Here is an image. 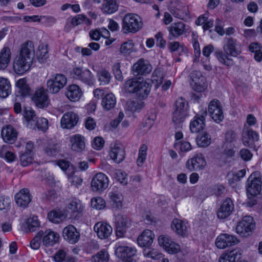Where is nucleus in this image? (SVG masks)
<instances>
[{
	"label": "nucleus",
	"mask_w": 262,
	"mask_h": 262,
	"mask_svg": "<svg viewBox=\"0 0 262 262\" xmlns=\"http://www.w3.org/2000/svg\"><path fill=\"white\" fill-rule=\"evenodd\" d=\"M223 51L216 50L214 55L221 64L227 67L233 66V60L230 57H236L242 53V45L236 39L232 37L226 38L223 47Z\"/></svg>",
	"instance_id": "nucleus-1"
},
{
	"label": "nucleus",
	"mask_w": 262,
	"mask_h": 262,
	"mask_svg": "<svg viewBox=\"0 0 262 262\" xmlns=\"http://www.w3.org/2000/svg\"><path fill=\"white\" fill-rule=\"evenodd\" d=\"M150 87L149 83L141 79H128L124 84V89L126 92L136 94L141 99H144L148 96Z\"/></svg>",
	"instance_id": "nucleus-2"
},
{
	"label": "nucleus",
	"mask_w": 262,
	"mask_h": 262,
	"mask_svg": "<svg viewBox=\"0 0 262 262\" xmlns=\"http://www.w3.org/2000/svg\"><path fill=\"white\" fill-rule=\"evenodd\" d=\"M262 181L260 174L255 171L251 174L246 183L247 194L249 198L258 195L261 190Z\"/></svg>",
	"instance_id": "nucleus-3"
},
{
	"label": "nucleus",
	"mask_w": 262,
	"mask_h": 262,
	"mask_svg": "<svg viewBox=\"0 0 262 262\" xmlns=\"http://www.w3.org/2000/svg\"><path fill=\"white\" fill-rule=\"evenodd\" d=\"M142 26L141 18L136 14H127L123 18L122 29L126 33H136L142 28Z\"/></svg>",
	"instance_id": "nucleus-4"
},
{
	"label": "nucleus",
	"mask_w": 262,
	"mask_h": 262,
	"mask_svg": "<svg viewBox=\"0 0 262 262\" xmlns=\"http://www.w3.org/2000/svg\"><path fill=\"white\" fill-rule=\"evenodd\" d=\"M67 79L62 74L52 75L47 81V87L48 91L52 94L58 93L67 84Z\"/></svg>",
	"instance_id": "nucleus-5"
},
{
	"label": "nucleus",
	"mask_w": 262,
	"mask_h": 262,
	"mask_svg": "<svg viewBox=\"0 0 262 262\" xmlns=\"http://www.w3.org/2000/svg\"><path fill=\"white\" fill-rule=\"evenodd\" d=\"M255 227V224L252 217L245 216L239 222L236 227L237 234L243 237H247L252 234Z\"/></svg>",
	"instance_id": "nucleus-6"
},
{
	"label": "nucleus",
	"mask_w": 262,
	"mask_h": 262,
	"mask_svg": "<svg viewBox=\"0 0 262 262\" xmlns=\"http://www.w3.org/2000/svg\"><path fill=\"white\" fill-rule=\"evenodd\" d=\"M109 184L108 178L102 172L96 173L92 178L91 188L92 191L100 193L106 189Z\"/></svg>",
	"instance_id": "nucleus-7"
},
{
	"label": "nucleus",
	"mask_w": 262,
	"mask_h": 262,
	"mask_svg": "<svg viewBox=\"0 0 262 262\" xmlns=\"http://www.w3.org/2000/svg\"><path fill=\"white\" fill-rule=\"evenodd\" d=\"M32 63L33 61L29 58L18 55L14 59L13 69L16 74L23 75L30 69Z\"/></svg>",
	"instance_id": "nucleus-8"
},
{
	"label": "nucleus",
	"mask_w": 262,
	"mask_h": 262,
	"mask_svg": "<svg viewBox=\"0 0 262 262\" xmlns=\"http://www.w3.org/2000/svg\"><path fill=\"white\" fill-rule=\"evenodd\" d=\"M48 91L43 87H39L32 95V99L38 108H43L48 106L50 99Z\"/></svg>",
	"instance_id": "nucleus-9"
},
{
	"label": "nucleus",
	"mask_w": 262,
	"mask_h": 262,
	"mask_svg": "<svg viewBox=\"0 0 262 262\" xmlns=\"http://www.w3.org/2000/svg\"><path fill=\"white\" fill-rule=\"evenodd\" d=\"M169 32L168 39H177L189 32V27L182 21L172 23L167 27Z\"/></svg>",
	"instance_id": "nucleus-10"
},
{
	"label": "nucleus",
	"mask_w": 262,
	"mask_h": 262,
	"mask_svg": "<svg viewBox=\"0 0 262 262\" xmlns=\"http://www.w3.org/2000/svg\"><path fill=\"white\" fill-rule=\"evenodd\" d=\"M72 74L74 78L89 85H92L94 83V76L89 69L79 67L75 68L72 71Z\"/></svg>",
	"instance_id": "nucleus-11"
},
{
	"label": "nucleus",
	"mask_w": 262,
	"mask_h": 262,
	"mask_svg": "<svg viewBox=\"0 0 262 262\" xmlns=\"http://www.w3.org/2000/svg\"><path fill=\"white\" fill-rule=\"evenodd\" d=\"M136 252L135 248L125 246H119L115 250L116 256L123 262H136L134 260Z\"/></svg>",
	"instance_id": "nucleus-12"
},
{
	"label": "nucleus",
	"mask_w": 262,
	"mask_h": 262,
	"mask_svg": "<svg viewBox=\"0 0 262 262\" xmlns=\"http://www.w3.org/2000/svg\"><path fill=\"white\" fill-rule=\"evenodd\" d=\"M158 243L161 247L171 254H174L180 251V246L172 241L170 236L161 235L158 237Z\"/></svg>",
	"instance_id": "nucleus-13"
},
{
	"label": "nucleus",
	"mask_w": 262,
	"mask_h": 262,
	"mask_svg": "<svg viewBox=\"0 0 262 262\" xmlns=\"http://www.w3.org/2000/svg\"><path fill=\"white\" fill-rule=\"evenodd\" d=\"M208 113L212 119L220 123L224 119V114L221 102L217 99L212 100L208 105Z\"/></svg>",
	"instance_id": "nucleus-14"
},
{
	"label": "nucleus",
	"mask_w": 262,
	"mask_h": 262,
	"mask_svg": "<svg viewBox=\"0 0 262 262\" xmlns=\"http://www.w3.org/2000/svg\"><path fill=\"white\" fill-rule=\"evenodd\" d=\"M191 80V85L192 88L196 92H201L206 88V79L201 72L193 71L190 74Z\"/></svg>",
	"instance_id": "nucleus-15"
},
{
	"label": "nucleus",
	"mask_w": 262,
	"mask_h": 262,
	"mask_svg": "<svg viewBox=\"0 0 262 262\" xmlns=\"http://www.w3.org/2000/svg\"><path fill=\"white\" fill-rule=\"evenodd\" d=\"M130 219L125 214H119L115 216L117 234L123 236L126 230L132 225Z\"/></svg>",
	"instance_id": "nucleus-16"
},
{
	"label": "nucleus",
	"mask_w": 262,
	"mask_h": 262,
	"mask_svg": "<svg viewBox=\"0 0 262 262\" xmlns=\"http://www.w3.org/2000/svg\"><path fill=\"white\" fill-rule=\"evenodd\" d=\"M239 242L234 235L227 233H223L219 235L215 240V245L221 249L237 244Z\"/></svg>",
	"instance_id": "nucleus-17"
},
{
	"label": "nucleus",
	"mask_w": 262,
	"mask_h": 262,
	"mask_svg": "<svg viewBox=\"0 0 262 262\" xmlns=\"http://www.w3.org/2000/svg\"><path fill=\"white\" fill-rule=\"evenodd\" d=\"M171 230L178 236L184 237L188 235L189 226L187 222L174 218L170 224Z\"/></svg>",
	"instance_id": "nucleus-18"
},
{
	"label": "nucleus",
	"mask_w": 262,
	"mask_h": 262,
	"mask_svg": "<svg viewBox=\"0 0 262 262\" xmlns=\"http://www.w3.org/2000/svg\"><path fill=\"white\" fill-rule=\"evenodd\" d=\"M206 164L204 157L201 154H198L187 160L186 166L190 171H199L205 167Z\"/></svg>",
	"instance_id": "nucleus-19"
},
{
	"label": "nucleus",
	"mask_w": 262,
	"mask_h": 262,
	"mask_svg": "<svg viewBox=\"0 0 262 262\" xmlns=\"http://www.w3.org/2000/svg\"><path fill=\"white\" fill-rule=\"evenodd\" d=\"M125 150L123 146L120 143L115 142L110 146L109 156L117 163H120L125 159Z\"/></svg>",
	"instance_id": "nucleus-20"
},
{
	"label": "nucleus",
	"mask_w": 262,
	"mask_h": 262,
	"mask_svg": "<svg viewBox=\"0 0 262 262\" xmlns=\"http://www.w3.org/2000/svg\"><path fill=\"white\" fill-rule=\"evenodd\" d=\"M234 205L232 200L227 198L223 200L217 212V216L219 219H224L230 216L234 210Z\"/></svg>",
	"instance_id": "nucleus-21"
},
{
	"label": "nucleus",
	"mask_w": 262,
	"mask_h": 262,
	"mask_svg": "<svg viewBox=\"0 0 262 262\" xmlns=\"http://www.w3.org/2000/svg\"><path fill=\"white\" fill-rule=\"evenodd\" d=\"M78 115L73 112H68L65 113L60 121L61 126L63 128L71 129L78 123Z\"/></svg>",
	"instance_id": "nucleus-22"
},
{
	"label": "nucleus",
	"mask_w": 262,
	"mask_h": 262,
	"mask_svg": "<svg viewBox=\"0 0 262 262\" xmlns=\"http://www.w3.org/2000/svg\"><path fill=\"white\" fill-rule=\"evenodd\" d=\"M62 236L64 239L72 244L76 243L80 238L79 232L72 225H69L64 228L62 231Z\"/></svg>",
	"instance_id": "nucleus-23"
},
{
	"label": "nucleus",
	"mask_w": 262,
	"mask_h": 262,
	"mask_svg": "<svg viewBox=\"0 0 262 262\" xmlns=\"http://www.w3.org/2000/svg\"><path fill=\"white\" fill-rule=\"evenodd\" d=\"M152 67L147 60L140 59L133 67L135 75H146L151 71Z\"/></svg>",
	"instance_id": "nucleus-24"
},
{
	"label": "nucleus",
	"mask_w": 262,
	"mask_h": 262,
	"mask_svg": "<svg viewBox=\"0 0 262 262\" xmlns=\"http://www.w3.org/2000/svg\"><path fill=\"white\" fill-rule=\"evenodd\" d=\"M259 139L258 133L250 128L245 129L242 133V141L246 146L252 147L255 142Z\"/></svg>",
	"instance_id": "nucleus-25"
},
{
	"label": "nucleus",
	"mask_w": 262,
	"mask_h": 262,
	"mask_svg": "<svg viewBox=\"0 0 262 262\" xmlns=\"http://www.w3.org/2000/svg\"><path fill=\"white\" fill-rule=\"evenodd\" d=\"M15 200L18 206L24 208L27 207L31 201L29 190L27 188L21 189L15 194Z\"/></svg>",
	"instance_id": "nucleus-26"
},
{
	"label": "nucleus",
	"mask_w": 262,
	"mask_h": 262,
	"mask_svg": "<svg viewBox=\"0 0 262 262\" xmlns=\"http://www.w3.org/2000/svg\"><path fill=\"white\" fill-rule=\"evenodd\" d=\"M1 135L5 142L12 144L17 139V133L12 126L7 125L3 128Z\"/></svg>",
	"instance_id": "nucleus-27"
},
{
	"label": "nucleus",
	"mask_w": 262,
	"mask_h": 262,
	"mask_svg": "<svg viewBox=\"0 0 262 262\" xmlns=\"http://www.w3.org/2000/svg\"><path fill=\"white\" fill-rule=\"evenodd\" d=\"M94 230L98 237L101 239L108 238L112 234L113 231V229L110 225L102 222H98L96 224Z\"/></svg>",
	"instance_id": "nucleus-28"
},
{
	"label": "nucleus",
	"mask_w": 262,
	"mask_h": 262,
	"mask_svg": "<svg viewBox=\"0 0 262 262\" xmlns=\"http://www.w3.org/2000/svg\"><path fill=\"white\" fill-rule=\"evenodd\" d=\"M70 142L71 149L73 151L81 152L85 149V138L80 135L76 134L71 136Z\"/></svg>",
	"instance_id": "nucleus-29"
},
{
	"label": "nucleus",
	"mask_w": 262,
	"mask_h": 262,
	"mask_svg": "<svg viewBox=\"0 0 262 262\" xmlns=\"http://www.w3.org/2000/svg\"><path fill=\"white\" fill-rule=\"evenodd\" d=\"M65 95L72 102L78 101L82 95L81 89L77 84H71L67 88Z\"/></svg>",
	"instance_id": "nucleus-30"
},
{
	"label": "nucleus",
	"mask_w": 262,
	"mask_h": 262,
	"mask_svg": "<svg viewBox=\"0 0 262 262\" xmlns=\"http://www.w3.org/2000/svg\"><path fill=\"white\" fill-rule=\"evenodd\" d=\"M154 237V233L151 230L146 229L138 236L137 242L141 247H148L151 245Z\"/></svg>",
	"instance_id": "nucleus-31"
},
{
	"label": "nucleus",
	"mask_w": 262,
	"mask_h": 262,
	"mask_svg": "<svg viewBox=\"0 0 262 262\" xmlns=\"http://www.w3.org/2000/svg\"><path fill=\"white\" fill-rule=\"evenodd\" d=\"M35 55V48L33 42L31 40H27L21 44L19 55L30 58L33 61Z\"/></svg>",
	"instance_id": "nucleus-32"
},
{
	"label": "nucleus",
	"mask_w": 262,
	"mask_h": 262,
	"mask_svg": "<svg viewBox=\"0 0 262 262\" xmlns=\"http://www.w3.org/2000/svg\"><path fill=\"white\" fill-rule=\"evenodd\" d=\"M68 217V211L64 209H55L48 213V218L53 223L58 224Z\"/></svg>",
	"instance_id": "nucleus-33"
},
{
	"label": "nucleus",
	"mask_w": 262,
	"mask_h": 262,
	"mask_svg": "<svg viewBox=\"0 0 262 262\" xmlns=\"http://www.w3.org/2000/svg\"><path fill=\"white\" fill-rule=\"evenodd\" d=\"M42 237V243L46 246H53L58 241L59 234L50 230H46L43 232Z\"/></svg>",
	"instance_id": "nucleus-34"
},
{
	"label": "nucleus",
	"mask_w": 262,
	"mask_h": 262,
	"mask_svg": "<svg viewBox=\"0 0 262 262\" xmlns=\"http://www.w3.org/2000/svg\"><path fill=\"white\" fill-rule=\"evenodd\" d=\"M170 13L176 18L183 19L189 15L188 8L183 4H178L170 9Z\"/></svg>",
	"instance_id": "nucleus-35"
},
{
	"label": "nucleus",
	"mask_w": 262,
	"mask_h": 262,
	"mask_svg": "<svg viewBox=\"0 0 262 262\" xmlns=\"http://www.w3.org/2000/svg\"><path fill=\"white\" fill-rule=\"evenodd\" d=\"M11 58V52L9 47L5 46L0 51V70L6 69Z\"/></svg>",
	"instance_id": "nucleus-36"
},
{
	"label": "nucleus",
	"mask_w": 262,
	"mask_h": 262,
	"mask_svg": "<svg viewBox=\"0 0 262 262\" xmlns=\"http://www.w3.org/2000/svg\"><path fill=\"white\" fill-rule=\"evenodd\" d=\"M118 7L117 0H103L101 10L104 14H112L118 10Z\"/></svg>",
	"instance_id": "nucleus-37"
},
{
	"label": "nucleus",
	"mask_w": 262,
	"mask_h": 262,
	"mask_svg": "<svg viewBox=\"0 0 262 262\" xmlns=\"http://www.w3.org/2000/svg\"><path fill=\"white\" fill-rule=\"evenodd\" d=\"M241 253L238 250H233L223 253L219 259V262H236L240 258Z\"/></svg>",
	"instance_id": "nucleus-38"
},
{
	"label": "nucleus",
	"mask_w": 262,
	"mask_h": 262,
	"mask_svg": "<svg viewBox=\"0 0 262 262\" xmlns=\"http://www.w3.org/2000/svg\"><path fill=\"white\" fill-rule=\"evenodd\" d=\"M116 104L115 95L112 93H108L102 98L101 105L105 111H109L113 108Z\"/></svg>",
	"instance_id": "nucleus-39"
},
{
	"label": "nucleus",
	"mask_w": 262,
	"mask_h": 262,
	"mask_svg": "<svg viewBox=\"0 0 262 262\" xmlns=\"http://www.w3.org/2000/svg\"><path fill=\"white\" fill-rule=\"evenodd\" d=\"M67 208L70 210L72 215L74 217L77 216L78 214L81 213L83 210L81 202L77 199L71 201L68 204Z\"/></svg>",
	"instance_id": "nucleus-40"
},
{
	"label": "nucleus",
	"mask_w": 262,
	"mask_h": 262,
	"mask_svg": "<svg viewBox=\"0 0 262 262\" xmlns=\"http://www.w3.org/2000/svg\"><path fill=\"white\" fill-rule=\"evenodd\" d=\"M11 93V86L8 79L0 77V97H7Z\"/></svg>",
	"instance_id": "nucleus-41"
},
{
	"label": "nucleus",
	"mask_w": 262,
	"mask_h": 262,
	"mask_svg": "<svg viewBox=\"0 0 262 262\" xmlns=\"http://www.w3.org/2000/svg\"><path fill=\"white\" fill-rule=\"evenodd\" d=\"M188 116V113L184 112H179L178 110H174L172 113V120L176 126V128H182V123Z\"/></svg>",
	"instance_id": "nucleus-42"
},
{
	"label": "nucleus",
	"mask_w": 262,
	"mask_h": 262,
	"mask_svg": "<svg viewBox=\"0 0 262 262\" xmlns=\"http://www.w3.org/2000/svg\"><path fill=\"white\" fill-rule=\"evenodd\" d=\"M40 224L37 216H33L27 219L24 225V230L26 232H33L39 227Z\"/></svg>",
	"instance_id": "nucleus-43"
},
{
	"label": "nucleus",
	"mask_w": 262,
	"mask_h": 262,
	"mask_svg": "<svg viewBox=\"0 0 262 262\" xmlns=\"http://www.w3.org/2000/svg\"><path fill=\"white\" fill-rule=\"evenodd\" d=\"M143 254L146 258L154 260L160 259L163 256L162 254L158 250L151 248L144 249L143 251Z\"/></svg>",
	"instance_id": "nucleus-44"
},
{
	"label": "nucleus",
	"mask_w": 262,
	"mask_h": 262,
	"mask_svg": "<svg viewBox=\"0 0 262 262\" xmlns=\"http://www.w3.org/2000/svg\"><path fill=\"white\" fill-rule=\"evenodd\" d=\"M48 56V46L43 43H40L36 52V57L39 62L41 63L44 62Z\"/></svg>",
	"instance_id": "nucleus-45"
},
{
	"label": "nucleus",
	"mask_w": 262,
	"mask_h": 262,
	"mask_svg": "<svg viewBox=\"0 0 262 262\" xmlns=\"http://www.w3.org/2000/svg\"><path fill=\"white\" fill-rule=\"evenodd\" d=\"M24 117L28 123V126L32 127L37 119L35 112L31 107H25L24 110Z\"/></svg>",
	"instance_id": "nucleus-46"
},
{
	"label": "nucleus",
	"mask_w": 262,
	"mask_h": 262,
	"mask_svg": "<svg viewBox=\"0 0 262 262\" xmlns=\"http://www.w3.org/2000/svg\"><path fill=\"white\" fill-rule=\"evenodd\" d=\"M8 146H3L0 149V157L5 159L9 163L14 162L16 157L15 155L12 151L8 150Z\"/></svg>",
	"instance_id": "nucleus-47"
},
{
	"label": "nucleus",
	"mask_w": 262,
	"mask_h": 262,
	"mask_svg": "<svg viewBox=\"0 0 262 262\" xmlns=\"http://www.w3.org/2000/svg\"><path fill=\"white\" fill-rule=\"evenodd\" d=\"M224 150L221 155L222 159L227 161L234 156L235 151L231 144L229 145V143H225L224 145Z\"/></svg>",
	"instance_id": "nucleus-48"
},
{
	"label": "nucleus",
	"mask_w": 262,
	"mask_h": 262,
	"mask_svg": "<svg viewBox=\"0 0 262 262\" xmlns=\"http://www.w3.org/2000/svg\"><path fill=\"white\" fill-rule=\"evenodd\" d=\"M16 86L18 89V93L21 96L24 97L29 94L30 88L27 83V80L25 78L19 79L16 82Z\"/></svg>",
	"instance_id": "nucleus-49"
},
{
	"label": "nucleus",
	"mask_w": 262,
	"mask_h": 262,
	"mask_svg": "<svg viewBox=\"0 0 262 262\" xmlns=\"http://www.w3.org/2000/svg\"><path fill=\"white\" fill-rule=\"evenodd\" d=\"M205 126V122L203 120H200L195 116L191 121L190 124V130L192 133H197L202 130Z\"/></svg>",
	"instance_id": "nucleus-50"
},
{
	"label": "nucleus",
	"mask_w": 262,
	"mask_h": 262,
	"mask_svg": "<svg viewBox=\"0 0 262 262\" xmlns=\"http://www.w3.org/2000/svg\"><path fill=\"white\" fill-rule=\"evenodd\" d=\"M108 196L114 207L120 209L122 207V201L123 197L122 194L119 192H110Z\"/></svg>",
	"instance_id": "nucleus-51"
},
{
	"label": "nucleus",
	"mask_w": 262,
	"mask_h": 262,
	"mask_svg": "<svg viewBox=\"0 0 262 262\" xmlns=\"http://www.w3.org/2000/svg\"><path fill=\"white\" fill-rule=\"evenodd\" d=\"M174 110H178L179 112H184L188 113V103L186 100L180 97L177 99L175 102V108Z\"/></svg>",
	"instance_id": "nucleus-52"
},
{
	"label": "nucleus",
	"mask_w": 262,
	"mask_h": 262,
	"mask_svg": "<svg viewBox=\"0 0 262 262\" xmlns=\"http://www.w3.org/2000/svg\"><path fill=\"white\" fill-rule=\"evenodd\" d=\"M98 80L102 85L108 84L111 80L110 73L105 69H102L98 72Z\"/></svg>",
	"instance_id": "nucleus-53"
},
{
	"label": "nucleus",
	"mask_w": 262,
	"mask_h": 262,
	"mask_svg": "<svg viewBox=\"0 0 262 262\" xmlns=\"http://www.w3.org/2000/svg\"><path fill=\"white\" fill-rule=\"evenodd\" d=\"M210 143V136L207 133H203L197 138V144L200 147L208 146Z\"/></svg>",
	"instance_id": "nucleus-54"
},
{
	"label": "nucleus",
	"mask_w": 262,
	"mask_h": 262,
	"mask_svg": "<svg viewBox=\"0 0 262 262\" xmlns=\"http://www.w3.org/2000/svg\"><path fill=\"white\" fill-rule=\"evenodd\" d=\"M35 127L42 131L46 130L48 128V120L45 118L37 117L31 128H35Z\"/></svg>",
	"instance_id": "nucleus-55"
},
{
	"label": "nucleus",
	"mask_w": 262,
	"mask_h": 262,
	"mask_svg": "<svg viewBox=\"0 0 262 262\" xmlns=\"http://www.w3.org/2000/svg\"><path fill=\"white\" fill-rule=\"evenodd\" d=\"M147 147L146 145L143 144L140 147L139 150L138 158L137 160L138 166H141L146 159Z\"/></svg>",
	"instance_id": "nucleus-56"
},
{
	"label": "nucleus",
	"mask_w": 262,
	"mask_h": 262,
	"mask_svg": "<svg viewBox=\"0 0 262 262\" xmlns=\"http://www.w3.org/2000/svg\"><path fill=\"white\" fill-rule=\"evenodd\" d=\"M134 44L132 40H128L121 44L120 48V53L121 54H129L133 50Z\"/></svg>",
	"instance_id": "nucleus-57"
},
{
	"label": "nucleus",
	"mask_w": 262,
	"mask_h": 262,
	"mask_svg": "<svg viewBox=\"0 0 262 262\" xmlns=\"http://www.w3.org/2000/svg\"><path fill=\"white\" fill-rule=\"evenodd\" d=\"M90 19L84 15L79 14L72 18L71 24L73 26H77L81 24L89 25L90 24Z\"/></svg>",
	"instance_id": "nucleus-58"
},
{
	"label": "nucleus",
	"mask_w": 262,
	"mask_h": 262,
	"mask_svg": "<svg viewBox=\"0 0 262 262\" xmlns=\"http://www.w3.org/2000/svg\"><path fill=\"white\" fill-rule=\"evenodd\" d=\"M144 105V102L141 101H130L127 103V109L132 112L140 111Z\"/></svg>",
	"instance_id": "nucleus-59"
},
{
	"label": "nucleus",
	"mask_w": 262,
	"mask_h": 262,
	"mask_svg": "<svg viewBox=\"0 0 262 262\" xmlns=\"http://www.w3.org/2000/svg\"><path fill=\"white\" fill-rule=\"evenodd\" d=\"M43 234V231H39L37 232L36 235L32 239L30 242V247L32 249L37 250L39 249L40 245V239Z\"/></svg>",
	"instance_id": "nucleus-60"
},
{
	"label": "nucleus",
	"mask_w": 262,
	"mask_h": 262,
	"mask_svg": "<svg viewBox=\"0 0 262 262\" xmlns=\"http://www.w3.org/2000/svg\"><path fill=\"white\" fill-rule=\"evenodd\" d=\"M20 164L23 166H27L30 164L32 163L33 158L32 156V154L28 152H25L22 154L20 157Z\"/></svg>",
	"instance_id": "nucleus-61"
},
{
	"label": "nucleus",
	"mask_w": 262,
	"mask_h": 262,
	"mask_svg": "<svg viewBox=\"0 0 262 262\" xmlns=\"http://www.w3.org/2000/svg\"><path fill=\"white\" fill-rule=\"evenodd\" d=\"M91 206L98 210H101L105 206V201L101 197L93 198L91 200Z\"/></svg>",
	"instance_id": "nucleus-62"
},
{
	"label": "nucleus",
	"mask_w": 262,
	"mask_h": 262,
	"mask_svg": "<svg viewBox=\"0 0 262 262\" xmlns=\"http://www.w3.org/2000/svg\"><path fill=\"white\" fill-rule=\"evenodd\" d=\"M108 253L104 251H100L92 257V262H107Z\"/></svg>",
	"instance_id": "nucleus-63"
},
{
	"label": "nucleus",
	"mask_w": 262,
	"mask_h": 262,
	"mask_svg": "<svg viewBox=\"0 0 262 262\" xmlns=\"http://www.w3.org/2000/svg\"><path fill=\"white\" fill-rule=\"evenodd\" d=\"M114 177L117 180L123 185L127 184V174L122 170H116L114 173Z\"/></svg>",
	"instance_id": "nucleus-64"
}]
</instances>
